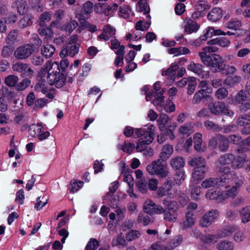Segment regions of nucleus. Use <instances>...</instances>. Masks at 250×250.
<instances>
[{
  "instance_id": "f257e3e1",
  "label": "nucleus",
  "mask_w": 250,
  "mask_h": 250,
  "mask_svg": "<svg viewBox=\"0 0 250 250\" xmlns=\"http://www.w3.org/2000/svg\"><path fill=\"white\" fill-rule=\"evenodd\" d=\"M68 63H47L46 66L42 69V72H48L47 82L50 85H55L61 88L66 81L65 69Z\"/></svg>"
},
{
  "instance_id": "f03ea898",
  "label": "nucleus",
  "mask_w": 250,
  "mask_h": 250,
  "mask_svg": "<svg viewBox=\"0 0 250 250\" xmlns=\"http://www.w3.org/2000/svg\"><path fill=\"white\" fill-rule=\"evenodd\" d=\"M232 179L229 182L221 178L219 186H224L226 188L225 191H222L223 197L221 198V200L225 201L229 198H234L238 194L239 189L244 183V179L242 177L238 178L235 174L233 175Z\"/></svg>"
},
{
  "instance_id": "7ed1b4c3",
  "label": "nucleus",
  "mask_w": 250,
  "mask_h": 250,
  "mask_svg": "<svg viewBox=\"0 0 250 250\" xmlns=\"http://www.w3.org/2000/svg\"><path fill=\"white\" fill-rule=\"evenodd\" d=\"M234 159V155L232 154H225L221 156L216 163V168L219 172L222 173L221 178L227 181H230L232 179L235 173L231 171L229 165L232 164Z\"/></svg>"
},
{
  "instance_id": "20e7f679",
  "label": "nucleus",
  "mask_w": 250,
  "mask_h": 250,
  "mask_svg": "<svg viewBox=\"0 0 250 250\" xmlns=\"http://www.w3.org/2000/svg\"><path fill=\"white\" fill-rule=\"evenodd\" d=\"M34 41V44L33 43L25 44L17 48L14 52V55L18 60H24L28 58L34 51L35 46H40L42 42L39 37L35 35L31 39Z\"/></svg>"
},
{
  "instance_id": "39448f33",
  "label": "nucleus",
  "mask_w": 250,
  "mask_h": 250,
  "mask_svg": "<svg viewBox=\"0 0 250 250\" xmlns=\"http://www.w3.org/2000/svg\"><path fill=\"white\" fill-rule=\"evenodd\" d=\"M157 194L160 197L167 196L169 198L178 196L179 198V202L182 204H186L188 199V197L183 193L176 192L171 184L169 183L168 181L165 183L163 186L160 187L158 188Z\"/></svg>"
},
{
  "instance_id": "423d86ee",
  "label": "nucleus",
  "mask_w": 250,
  "mask_h": 250,
  "mask_svg": "<svg viewBox=\"0 0 250 250\" xmlns=\"http://www.w3.org/2000/svg\"><path fill=\"white\" fill-rule=\"evenodd\" d=\"M165 206L163 214V219L166 222L175 223L178 219V208L176 203L167 199H164L162 202Z\"/></svg>"
},
{
  "instance_id": "0eeeda50",
  "label": "nucleus",
  "mask_w": 250,
  "mask_h": 250,
  "mask_svg": "<svg viewBox=\"0 0 250 250\" xmlns=\"http://www.w3.org/2000/svg\"><path fill=\"white\" fill-rule=\"evenodd\" d=\"M237 230L238 226L228 225L225 226L218 235H204L202 236L201 240L205 243H214L216 242L219 238L229 236Z\"/></svg>"
},
{
  "instance_id": "6e6552de",
  "label": "nucleus",
  "mask_w": 250,
  "mask_h": 250,
  "mask_svg": "<svg viewBox=\"0 0 250 250\" xmlns=\"http://www.w3.org/2000/svg\"><path fill=\"white\" fill-rule=\"evenodd\" d=\"M163 162L159 159L152 161L146 167V171L151 175H158L161 178L166 177L169 171L167 165L163 164Z\"/></svg>"
},
{
  "instance_id": "1a4fd4ad",
  "label": "nucleus",
  "mask_w": 250,
  "mask_h": 250,
  "mask_svg": "<svg viewBox=\"0 0 250 250\" xmlns=\"http://www.w3.org/2000/svg\"><path fill=\"white\" fill-rule=\"evenodd\" d=\"M208 101L209 104H208V107L211 113L214 115L223 113L230 117H232L234 115V112L229 109L224 103L220 102L214 103L212 98H210Z\"/></svg>"
},
{
  "instance_id": "9d476101",
  "label": "nucleus",
  "mask_w": 250,
  "mask_h": 250,
  "mask_svg": "<svg viewBox=\"0 0 250 250\" xmlns=\"http://www.w3.org/2000/svg\"><path fill=\"white\" fill-rule=\"evenodd\" d=\"M78 38V36L77 34H74L70 37L69 42L60 53V56L61 58L67 56L73 57L78 53L79 44H76Z\"/></svg>"
},
{
  "instance_id": "9b49d317",
  "label": "nucleus",
  "mask_w": 250,
  "mask_h": 250,
  "mask_svg": "<svg viewBox=\"0 0 250 250\" xmlns=\"http://www.w3.org/2000/svg\"><path fill=\"white\" fill-rule=\"evenodd\" d=\"M42 125L41 124H32L29 129V135L33 137H37L40 141L46 140L50 136L49 131H44Z\"/></svg>"
},
{
  "instance_id": "f8f14e48",
  "label": "nucleus",
  "mask_w": 250,
  "mask_h": 250,
  "mask_svg": "<svg viewBox=\"0 0 250 250\" xmlns=\"http://www.w3.org/2000/svg\"><path fill=\"white\" fill-rule=\"evenodd\" d=\"M143 209L145 213L150 215L161 214L164 212V208L162 206L155 204L150 199L144 201Z\"/></svg>"
},
{
  "instance_id": "ddd939ff",
  "label": "nucleus",
  "mask_w": 250,
  "mask_h": 250,
  "mask_svg": "<svg viewBox=\"0 0 250 250\" xmlns=\"http://www.w3.org/2000/svg\"><path fill=\"white\" fill-rule=\"evenodd\" d=\"M157 122L158 128L161 131L174 130L177 127L176 123L172 122L171 119L165 114H160Z\"/></svg>"
},
{
  "instance_id": "4468645a",
  "label": "nucleus",
  "mask_w": 250,
  "mask_h": 250,
  "mask_svg": "<svg viewBox=\"0 0 250 250\" xmlns=\"http://www.w3.org/2000/svg\"><path fill=\"white\" fill-rule=\"evenodd\" d=\"M146 132L147 137L140 139L137 144L136 149L139 152H142L145 150L147 146L150 144L154 140V132L155 127L154 125H151V126Z\"/></svg>"
},
{
  "instance_id": "2eb2a0df",
  "label": "nucleus",
  "mask_w": 250,
  "mask_h": 250,
  "mask_svg": "<svg viewBox=\"0 0 250 250\" xmlns=\"http://www.w3.org/2000/svg\"><path fill=\"white\" fill-rule=\"evenodd\" d=\"M206 64V68L208 72L210 69L213 72H222L224 74H229L235 71V68L233 66H229L226 63H204Z\"/></svg>"
},
{
  "instance_id": "dca6fc26",
  "label": "nucleus",
  "mask_w": 250,
  "mask_h": 250,
  "mask_svg": "<svg viewBox=\"0 0 250 250\" xmlns=\"http://www.w3.org/2000/svg\"><path fill=\"white\" fill-rule=\"evenodd\" d=\"M219 215V212L217 210H211L204 215L200 221V224L203 227H208L218 218Z\"/></svg>"
},
{
  "instance_id": "f3484780",
  "label": "nucleus",
  "mask_w": 250,
  "mask_h": 250,
  "mask_svg": "<svg viewBox=\"0 0 250 250\" xmlns=\"http://www.w3.org/2000/svg\"><path fill=\"white\" fill-rule=\"evenodd\" d=\"M35 90L38 92H41L50 99L54 98L55 90L51 86H47L44 81H39L35 86Z\"/></svg>"
},
{
  "instance_id": "a211bd4d",
  "label": "nucleus",
  "mask_w": 250,
  "mask_h": 250,
  "mask_svg": "<svg viewBox=\"0 0 250 250\" xmlns=\"http://www.w3.org/2000/svg\"><path fill=\"white\" fill-rule=\"evenodd\" d=\"M196 217L192 211H188L185 215V219L179 223V226L182 230H185L194 225L196 222Z\"/></svg>"
},
{
  "instance_id": "6ab92c4d",
  "label": "nucleus",
  "mask_w": 250,
  "mask_h": 250,
  "mask_svg": "<svg viewBox=\"0 0 250 250\" xmlns=\"http://www.w3.org/2000/svg\"><path fill=\"white\" fill-rule=\"evenodd\" d=\"M173 153V147L169 144L164 145L160 152L159 156L160 160L163 161L167 160Z\"/></svg>"
},
{
  "instance_id": "aec40b11",
  "label": "nucleus",
  "mask_w": 250,
  "mask_h": 250,
  "mask_svg": "<svg viewBox=\"0 0 250 250\" xmlns=\"http://www.w3.org/2000/svg\"><path fill=\"white\" fill-rule=\"evenodd\" d=\"M208 169V167H195L192 172V179L194 183L198 182L203 179Z\"/></svg>"
},
{
  "instance_id": "412c9836",
  "label": "nucleus",
  "mask_w": 250,
  "mask_h": 250,
  "mask_svg": "<svg viewBox=\"0 0 250 250\" xmlns=\"http://www.w3.org/2000/svg\"><path fill=\"white\" fill-rule=\"evenodd\" d=\"M13 69L15 71L21 73L22 75L29 76L32 75L33 71L27 68L26 63H14L13 65Z\"/></svg>"
},
{
  "instance_id": "4be33fe9",
  "label": "nucleus",
  "mask_w": 250,
  "mask_h": 250,
  "mask_svg": "<svg viewBox=\"0 0 250 250\" xmlns=\"http://www.w3.org/2000/svg\"><path fill=\"white\" fill-rule=\"evenodd\" d=\"M188 69L202 77L207 75L208 73L206 65L203 66L201 63H191L188 66Z\"/></svg>"
},
{
  "instance_id": "5701e85b",
  "label": "nucleus",
  "mask_w": 250,
  "mask_h": 250,
  "mask_svg": "<svg viewBox=\"0 0 250 250\" xmlns=\"http://www.w3.org/2000/svg\"><path fill=\"white\" fill-rule=\"evenodd\" d=\"M12 7L16 8L18 12L20 15L26 14L28 6L26 2L24 0H17L14 1L12 4Z\"/></svg>"
},
{
  "instance_id": "b1692460",
  "label": "nucleus",
  "mask_w": 250,
  "mask_h": 250,
  "mask_svg": "<svg viewBox=\"0 0 250 250\" xmlns=\"http://www.w3.org/2000/svg\"><path fill=\"white\" fill-rule=\"evenodd\" d=\"M194 126L193 123L186 124L178 128V132L183 137L188 136L194 132Z\"/></svg>"
},
{
  "instance_id": "393cba45",
  "label": "nucleus",
  "mask_w": 250,
  "mask_h": 250,
  "mask_svg": "<svg viewBox=\"0 0 250 250\" xmlns=\"http://www.w3.org/2000/svg\"><path fill=\"white\" fill-rule=\"evenodd\" d=\"M154 97V100L153 101V104L155 106L157 110L159 111H163L164 110V105L165 104L163 93L160 92L156 93Z\"/></svg>"
},
{
  "instance_id": "a878e982",
  "label": "nucleus",
  "mask_w": 250,
  "mask_h": 250,
  "mask_svg": "<svg viewBox=\"0 0 250 250\" xmlns=\"http://www.w3.org/2000/svg\"><path fill=\"white\" fill-rule=\"evenodd\" d=\"M222 191L217 189H211L208 190L206 193V197L209 200H216L218 202H222L223 200H221L222 197Z\"/></svg>"
},
{
  "instance_id": "bb28decb",
  "label": "nucleus",
  "mask_w": 250,
  "mask_h": 250,
  "mask_svg": "<svg viewBox=\"0 0 250 250\" xmlns=\"http://www.w3.org/2000/svg\"><path fill=\"white\" fill-rule=\"evenodd\" d=\"M222 11L221 8L218 7L213 8L208 14V20L213 22L217 21L222 18Z\"/></svg>"
},
{
  "instance_id": "cd10ccee",
  "label": "nucleus",
  "mask_w": 250,
  "mask_h": 250,
  "mask_svg": "<svg viewBox=\"0 0 250 250\" xmlns=\"http://www.w3.org/2000/svg\"><path fill=\"white\" fill-rule=\"evenodd\" d=\"M210 98V94L208 92L206 93L203 90H200L194 94L192 99V103L194 104H198L201 102L202 99L209 100Z\"/></svg>"
},
{
  "instance_id": "c85d7f7f",
  "label": "nucleus",
  "mask_w": 250,
  "mask_h": 250,
  "mask_svg": "<svg viewBox=\"0 0 250 250\" xmlns=\"http://www.w3.org/2000/svg\"><path fill=\"white\" fill-rule=\"evenodd\" d=\"M33 19L31 14L27 13L24 14L23 18L19 22V25L21 28L30 26L33 24Z\"/></svg>"
},
{
  "instance_id": "c756f323",
  "label": "nucleus",
  "mask_w": 250,
  "mask_h": 250,
  "mask_svg": "<svg viewBox=\"0 0 250 250\" xmlns=\"http://www.w3.org/2000/svg\"><path fill=\"white\" fill-rule=\"evenodd\" d=\"M229 141L234 144L250 147V137L244 141H241V138L236 135H231L229 137Z\"/></svg>"
},
{
  "instance_id": "7c9ffc66",
  "label": "nucleus",
  "mask_w": 250,
  "mask_h": 250,
  "mask_svg": "<svg viewBox=\"0 0 250 250\" xmlns=\"http://www.w3.org/2000/svg\"><path fill=\"white\" fill-rule=\"evenodd\" d=\"M185 163V160L182 157L176 156L170 160V165L173 168L179 169L184 167Z\"/></svg>"
},
{
  "instance_id": "2f4dec72",
  "label": "nucleus",
  "mask_w": 250,
  "mask_h": 250,
  "mask_svg": "<svg viewBox=\"0 0 250 250\" xmlns=\"http://www.w3.org/2000/svg\"><path fill=\"white\" fill-rule=\"evenodd\" d=\"M221 182V177L219 179L215 178H209L205 179L202 183L201 186L203 188H208L215 186H219Z\"/></svg>"
},
{
  "instance_id": "473e14b6",
  "label": "nucleus",
  "mask_w": 250,
  "mask_h": 250,
  "mask_svg": "<svg viewBox=\"0 0 250 250\" xmlns=\"http://www.w3.org/2000/svg\"><path fill=\"white\" fill-rule=\"evenodd\" d=\"M191 189V197L193 200H198L200 198L201 194V188L194 183L193 181L190 186Z\"/></svg>"
},
{
  "instance_id": "72a5a7b5",
  "label": "nucleus",
  "mask_w": 250,
  "mask_h": 250,
  "mask_svg": "<svg viewBox=\"0 0 250 250\" xmlns=\"http://www.w3.org/2000/svg\"><path fill=\"white\" fill-rule=\"evenodd\" d=\"M246 92L243 90L239 91L237 94L231 99L232 104H242L247 99Z\"/></svg>"
},
{
  "instance_id": "f704fd0d",
  "label": "nucleus",
  "mask_w": 250,
  "mask_h": 250,
  "mask_svg": "<svg viewBox=\"0 0 250 250\" xmlns=\"http://www.w3.org/2000/svg\"><path fill=\"white\" fill-rule=\"evenodd\" d=\"M234 248V243L228 240L221 241L216 246L218 250H233Z\"/></svg>"
},
{
  "instance_id": "c9c22d12",
  "label": "nucleus",
  "mask_w": 250,
  "mask_h": 250,
  "mask_svg": "<svg viewBox=\"0 0 250 250\" xmlns=\"http://www.w3.org/2000/svg\"><path fill=\"white\" fill-rule=\"evenodd\" d=\"M111 244L114 247L125 246L126 245V243L124 233L121 232L116 237L114 238L112 241Z\"/></svg>"
},
{
  "instance_id": "e433bc0d",
  "label": "nucleus",
  "mask_w": 250,
  "mask_h": 250,
  "mask_svg": "<svg viewBox=\"0 0 250 250\" xmlns=\"http://www.w3.org/2000/svg\"><path fill=\"white\" fill-rule=\"evenodd\" d=\"M240 215L241 221L243 223H246L250 221V206L243 208L240 211Z\"/></svg>"
},
{
  "instance_id": "4c0bfd02",
  "label": "nucleus",
  "mask_w": 250,
  "mask_h": 250,
  "mask_svg": "<svg viewBox=\"0 0 250 250\" xmlns=\"http://www.w3.org/2000/svg\"><path fill=\"white\" fill-rule=\"evenodd\" d=\"M118 148L128 154H130L135 148V144L125 142L123 145H118Z\"/></svg>"
},
{
  "instance_id": "58836bf2",
  "label": "nucleus",
  "mask_w": 250,
  "mask_h": 250,
  "mask_svg": "<svg viewBox=\"0 0 250 250\" xmlns=\"http://www.w3.org/2000/svg\"><path fill=\"white\" fill-rule=\"evenodd\" d=\"M241 81V78L237 76L228 77L224 81V84L229 87H232Z\"/></svg>"
},
{
  "instance_id": "ea45409f",
  "label": "nucleus",
  "mask_w": 250,
  "mask_h": 250,
  "mask_svg": "<svg viewBox=\"0 0 250 250\" xmlns=\"http://www.w3.org/2000/svg\"><path fill=\"white\" fill-rule=\"evenodd\" d=\"M139 8V12H144V15L148 14L150 12V8L146 0H140L137 3Z\"/></svg>"
},
{
  "instance_id": "a19ab883",
  "label": "nucleus",
  "mask_w": 250,
  "mask_h": 250,
  "mask_svg": "<svg viewBox=\"0 0 250 250\" xmlns=\"http://www.w3.org/2000/svg\"><path fill=\"white\" fill-rule=\"evenodd\" d=\"M78 25V22L76 20L71 19L69 22L66 24L64 25L62 27L70 35Z\"/></svg>"
},
{
  "instance_id": "79ce46f5",
  "label": "nucleus",
  "mask_w": 250,
  "mask_h": 250,
  "mask_svg": "<svg viewBox=\"0 0 250 250\" xmlns=\"http://www.w3.org/2000/svg\"><path fill=\"white\" fill-rule=\"evenodd\" d=\"M189 164L192 166H195V167H208L206 165V162L204 158L202 157H197L192 159L189 162Z\"/></svg>"
},
{
  "instance_id": "37998d69",
  "label": "nucleus",
  "mask_w": 250,
  "mask_h": 250,
  "mask_svg": "<svg viewBox=\"0 0 250 250\" xmlns=\"http://www.w3.org/2000/svg\"><path fill=\"white\" fill-rule=\"evenodd\" d=\"M138 189L142 193H146L147 191L148 186L146 180L140 179L136 184Z\"/></svg>"
},
{
  "instance_id": "c03bdc74",
  "label": "nucleus",
  "mask_w": 250,
  "mask_h": 250,
  "mask_svg": "<svg viewBox=\"0 0 250 250\" xmlns=\"http://www.w3.org/2000/svg\"><path fill=\"white\" fill-rule=\"evenodd\" d=\"M150 126L151 125H149L146 128H135L134 129L133 137L135 138H140L142 136H144L143 138L147 137L146 132L150 131L149 129Z\"/></svg>"
},
{
  "instance_id": "a18cd8bd",
  "label": "nucleus",
  "mask_w": 250,
  "mask_h": 250,
  "mask_svg": "<svg viewBox=\"0 0 250 250\" xmlns=\"http://www.w3.org/2000/svg\"><path fill=\"white\" fill-rule=\"evenodd\" d=\"M55 51V47L51 44H47L42 49V55L45 56L46 58L50 57Z\"/></svg>"
},
{
  "instance_id": "49530a36",
  "label": "nucleus",
  "mask_w": 250,
  "mask_h": 250,
  "mask_svg": "<svg viewBox=\"0 0 250 250\" xmlns=\"http://www.w3.org/2000/svg\"><path fill=\"white\" fill-rule=\"evenodd\" d=\"M218 140H220L219 143V148L221 151H226L229 147V140L227 138L219 135Z\"/></svg>"
},
{
  "instance_id": "de8ad7c7",
  "label": "nucleus",
  "mask_w": 250,
  "mask_h": 250,
  "mask_svg": "<svg viewBox=\"0 0 250 250\" xmlns=\"http://www.w3.org/2000/svg\"><path fill=\"white\" fill-rule=\"evenodd\" d=\"M202 135L200 133H196L194 135L193 140L194 143V148L196 151H200L202 148Z\"/></svg>"
},
{
  "instance_id": "09e8293b",
  "label": "nucleus",
  "mask_w": 250,
  "mask_h": 250,
  "mask_svg": "<svg viewBox=\"0 0 250 250\" xmlns=\"http://www.w3.org/2000/svg\"><path fill=\"white\" fill-rule=\"evenodd\" d=\"M186 178L185 172L183 170H180L177 171L174 175L173 179L174 182L176 185H180Z\"/></svg>"
},
{
  "instance_id": "8fccbe9b",
  "label": "nucleus",
  "mask_w": 250,
  "mask_h": 250,
  "mask_svg": "<svg viewBox=\"0 0 250 250\" xmlns=\"http://www.w3.org/2000/svg\"><path fill=\"white\" fill-rule=\"evenodd\" d=\"M141 236L139 231L136 230H131L125 234L126 240L132 241Z\"/></svg>"
},
{
  "instance_id": "3c124183",
  "label": "nucleus",
  "mask_w": 250,
  "mask_h": 250,
  "mask_svg": "<svg viewBox=\"0 0 250 250\" xmlns=\"http://www.w3.org/2000/svg\"><path fill=\"white\" fill-rule=\"evenodd\" d=\"M179 68V66L177 64H174L172 65L169 68L167 69L166 71L162 72L163 75L168 76L170 77V79L174 80V76L175 74V72Z\"/></svg>"
},
{
  "instance_id": "603ef678",
  "label": "nucleus",
  "mask_w": 250,
  "mask_h": 250,
  "mask_svg": "<svg viewBox=\"0 0 250 250\" xmlns=\"http://www.w3.org/2000/svg\"><path fill=\"white\" fill-rule=\"evenodd\" d=\"M238 125L244 126L250 124V113L239 117L237 121Z\"/></svg>"
},
{
  "instance_id": "864d4df0",
  "label": "nucleus",
  "mask_w": 250,
  "mask_h": 250,
  "mask_svg": "<svg viewBox=\"0 0 250 250\" xmlns=\"http://www.w3.org/2000/svg\"><path fill=\"white\" fill-rule=\"evenodd\" d=\"M199 26L197 22L191 21L190 22H188V24L185 28V31L189 33H192V32H196L198 30Z\"/></svg>"
},
{
  "instance_id": "5fc2aeb1",
  "label": "nucleus",
  "mask_w": 250,
  "mask_h": 250,
  "mask_svg": "<svg viewBox=\"0 0 250 250\" xmlns=\"http://www.w3.org/2000/svg\"><path fill=\"white\" fill-rule=\"evenodd\" d=\"M172 98H168V100L166 101V103H165V104L164 105V110L167 113L172 112L174 111L175 109V105L172 102Z\"/></svg>"
},
{
  "instance_id": "6e6d98bb",
  "label": "nucleus",
  "mask_w": 250,
  "mask_h": 250,
  "mask_svg": "<svg viewBox=\"0 0 250 250\" xmlns=\"http://www.w3.org/2000/svg\"><path fill=\"white\" fill-rule=\"evenodd\" d=\"M183 238L182 235H178L174 238L172 241L169 243V249L172 250L179 246L183 241Z\"/></svg>"
},
{
  "instance_id": "4d7b16f0",
  "label": "nucleus",
  "mask_w": 250,
  "mask_h": 250,
  "mask_svg": "<svg viewBox=\"0 0 250 250\" xmlns=\"http://www.w3.org/2000/svg\"><path fill=\"white\" fill-rule=\"evenodd\" d=\"M244 160V157H242L241 156H237L235 157L234 156V159L233 160L231 167L234 169H239L243 167V162Z\"/></svg>"
},
{
  "instance_id": "13d9d810",
  "label": "nucleus",
  "mask_w": 250,
  "mask_h": 250,
  "mask_svg": "<svg viewBox=\"0 0 250 250\" xmlns=\"http://www.w3.org/2000/svg\"><path fill=\"white\" fill-rule=\"evenodd\" d=\"M50 14L47 12H43L40 17V25L41 26L44 27L46 25V22H48L51 20Z\"/></svg>"
},
{
  "instance_id": "bf43d9fd",
  "label": "nucleus",
  "mask_w": 250,
  "mask_h": 250,
  "mask_svg": "<svg viewBox=\"0 0 250 250\" xmlns=\"http://www.w3.org/2000/svg\"><path fill=\"white\" fill-rule=\"evenodd\" d=\"M119 185V182L117 181L112 183L109 187V191L106 193L105 198L107 199L111 198L118 188Z\"/></svg>"
},
{
  "instance_id": "052dcab7",
  "label": "nucleus",
  "mask_w": 250,
  "mask_h": 250,
  "mask_svg": "<svg viewBox=\"0 0 250 250\" xmlns=\"http://www.w3.org/2000/svg\"><path fill=\"white\" fill-rule=\"evenodd\" d=\"M93 4L90 1H87L83 4V14H89L93 12Z\"/></svg>"
},
{
  "instance_id": "680f3d73",
  "label": "nucleus",
  "mask_w": 250,
  "mask_h": 250,
  "mask_svg": "<svg viewBox=\"0 0 250 250\" xmlns=\"http://www.w3.org/2000/svg\"><path fill=\"white\" fill-rule=\"evenodd\" d=\"M18 81V77L15 75H9L5 78V83L9 86H14Z\"/></svg>"
},
{
  "instance_id": "e2e57ef3",
  "label": "nucleus",
  "mask_w": 250,
  "mask_h": 250,
  "mask_svg": "<svg viewBox=\"0 0 250 250\" xmlns=\"http://www.w3.org/2000/svg\"><path fill=\"white\" fill-rule=\"evenodd\" d=\"M14 50V47L11 45L4 46L1 51V55L4 58H8L13 54Z\"/></svg>"
},
{
  "instance_id": "0e129e2a",
  "label": "nucleus",
  "mask_w": 250,
  "mask_h": 250,
  "mask_svg": "<svg viewBox=\"0 0 250 250\" xmlns=\"http://www.w3.org/2000/svg\"><path fill=\"white\" fill-rule=\"evenodd\" d=\"M228 95V90L224 88H220L215 92V96L218 99H224Z\"/></svg>"
},
{
  "instance_id": "69168bd1",
  "label": "nucleus",
  "mask_w": 250,
  "mask_h": 250,
  "mask_svg": "<svg viewBox=\"0 0 250 250\" xmlns=\"http://www.w3.org/2000/svg\"><path fill=\"white\" fill-rule=\"evenodd\" d=\"M241 26V21L236 19H231L228 23V28L235 30H237Z\"/></svg>"
},
{
  "instance_id": "338daca9",
  "label": "nucleus",
  "mask_w": 250,
  "mask_h": 250,
  "mask_svg": "<svg viewBox=\"0 0 250 250\" xmlns=\"http://www.w3.org/2000/svg\"><path fill=\"white\" fill-rule=\"evenodd\" d=\"M99 242L94 238L90 239L86 246V250H95L99 246Z\"/></svg>"
},
{
  "instance_id": "774afa93",
  "label": "nucleus",
  "mask_w": 250,
  "mask_h": 250,
  "mask_svg": "<svg viewBox=\"0 0 250 250\" xmlns=\"http://www.w3.org/2000/svg\"><path fill=\"white\" fill-rule=\"evenodd\" d=\"M148 250H169V247L163 246L160 242H157L152 244Z\"/></svg>"
}]
</instances>
